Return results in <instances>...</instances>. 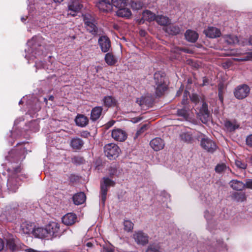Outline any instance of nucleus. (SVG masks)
<instances>
[{"instance_id":"nucleus-19","label":"nucleus","mask_w":252,"mask_h":252,"mask_svg":"<svg viewBox=\"0 0 252 252\" xmlns=\"http://www.w3.org/2000/svg\"><path fill=\"white\" fill-rule=\"evenodd\" d=\"M223 38L225 42L230 45L236 43L241 45L242 41H243V38H240L239 39L237 36L234 35H225L223 36Z\"/></svg>"},{"instance_id":"nucleus-53","label":"nucleus","mask_w":252,"mask_h":252,"mask_svg":"<svg viewBox=\"0 0 252 252\" xmlns=\"http://www.w3.org/2000/svg\"><path fill=\"white\" fill-rule=\"evenodd\" d=\"M23 251H25L26 252H40L31 248L26 249V248H24Z\"/></svg>"},{"instance_id":"nucleus-29","label":"nucleus","mask_w":252,"mask_h":252,"mask_svg":"<svg viewBox=\"0 0 252 252\" xmlns=\"http://www.w3.org/2000/svg\"><path fill=\"white\" fill-rule=\"evenodd\" d=\"M224 126L227 131L232 132L238 128L239 125L235 121L231 122L230 121L226 120L224 122Z\"/></svg>"},{"instance_id":"nucleus-26","label":"nucleus","mask_w":252,"mask_h":252,"mask_svg":"<svg viewBox=\"0 0 252 252\" xmlns=\"http://www.w3.org/2000/svg\"><path fill=\"white\" fill-rule=\"evenodd\" d=\"M185 35L186 39L190 42H195L198 38L197 33L190 30L186 31Z\"/></svg>"},{"instance_id":"nucleus-4","label":"nucleus","mask_w":252,"mask_h":252,"mask_svg":"<svg viewBox=\"0 0 252 252\" xmlns=\"http://www.w3.org/2000/svg\"><path fill=\"white\" fill-rule=\"evenodd\" d=\"M154 82L156 94L157 96H160L167 89L164 74L159 72L155 73L154 74Z\"/></svg>"},{"instance_id":"nucleus-20","label":"nucleus","mask_w":252,"mask_h":252,"mask_svg":"<svg viewBox=\"0 0 252 252\" xmlns=\"http://www.w3.org/2000/svg\"><path fill=\"white\" fill-rule=\"evenodd\" d=\"M103 108L101 106H96L91 111L90 119L92 121L97 120L101 116Z\"/></svg>"},{"instance_id":"nucleus-31","label":"nucleus","mask_w":252,"mask_h":252,"mask_svg":"<svg viewBox=\"0 0 252 252\" xmlns=\"http://www.w3.org/2000/svg\"><path fill=\"white\" fill-rule=\"evenodd\" d=\"M117 16L126 18H129L131 16L130 10L126 7L119 9L116 12Z\"/></svg>"},{"instance_id":"nucleus-46","label":"nucleus","mask_w":252,"mask_h":252,"mask_svg":"<svg viewBox=\"0 0 252 252\" xmlns=\"http://www.w3.org/2000/svg\"><path fill=\"white\" fill-rule=\"evenodd\" d=\"M108 173L110 176L117 175V169L115 165L110 166L108 169Z\"/></svg>"},{"instance_id":"nucleus-3","label":"nucleus","mask_w":252,"mask_h":252,"mask_svg":"<svg viewBox=\"0 0 252 252\" xmlns=\"http://www.w3.org/2000/svg\"><path fill=\"white\" fill-rule=\"evenodd\" d=\"M26 247L16 236H9L6 239L5 248L12 252L24 250Z\"/></svg>"},{"instance_id":"nucleus-10","label":"nucleus","mask_w":252,"mask_h":252,"mask_svg":"<svg viewBox=\"0 0 252 252\" xmlns=\"http://www.w3.org/2000/svg\"><path fill=\"white\" fill-rule=\"evenodd\" d=\"M48 236L56 237L59 235L60 225L56 222H51L46 226Z\"/></svg>"},{"instance_id":"nucleus-43","label":"nucleus","mask_w":252,"mask_h":252,"mask_svg":"<svg viewBox=\"0 0 252 252\" xmlns=\"http://www.w3.org/2000/svg\"><path fill=\"white\" fill-rule=\"evenodd\" d=\"M226 169V166L225 164L222 163L218 164L215 167V171L217 173H221Z\"/></svg>"},{"instance_id":"nucleus-63","label":"nucleus","mask_w":252,"mask_h":252,"mask_svg":"<svg viewBox=\"0 0 252 252\" xmlns=\"http://www.w3.org/2000/svg\"><path fill=\"white\" fill-rule=\"evenodd\" d=\"M144 21H145V20H143V17H142V19L140 20L139 23H140V24H141V23H144Z\"/></svg>"},{"instance_id":"nucleus-5","label":"nucleus","mask_w":252,"mask_h":252,"mask_svg":"<svg viewBox=\"0 0 252 252\" xmlns=\"http://www.w3.org/2000/svg\"><path fill=\"white\" fill-rule=\"evenodd\" d=\"M102 180L103 181L101 182L100 183V200L102 205H104L108 191L107 188L110 186H114L115 184V183L114 181L111 180L108 177H104Z\"/></svg>"},{"instance_id":"nucleus-58","label":"nucleus","mask_w":252,"mask_h":252,"mask_svg":"<svg viewBox=\"0 0 252 252\" xmlns=\"http://www.w3.org/2000/svg\"><path fill=\"white\" fill-rule=\"evenodd\" d=\"M187 101V98L186 96H184V97L182 100V103L183 104H185L186 103Z\"/></svg>"},{"instance_id":"nucleus-18","label":"nucleus","mask_w":252,"mask_h":252,"mask_svg":"<svg viewBox=\"0 0 252 252\" xmlns=\"http://www.w3.org/2000/svg\"><path fill=\"white\" fill-rule=\"evenodd\" d=\"M97 6L102 11L108 12L112 10L111 1L108 0H102L97 3Z\"/></svg>"},{"instance_id":"nucleus-37","label":"nucleus","mask_w":252,"mask_h":252,"mask_svg":"<svg viewBox=\"0 0 252 252\" xmlns=\"http://www.w3.org/2000/svg\"><path fill=\"white\" fill-rule=\"evenodd\" d=\"M136 102L140 105H149L151 103V98L149 96H142L141 98H137Z\"/></svg>"},{"instance_id":"nucleus-21","label":"nucleus","mask_w":252,"mask_h":252,"mask_svg":"<svg viewBox=\"0 0 252 252\" xmlns=\"http://www.w3.org/2000/svg\"><path fill=\"white\" fill-rule=\"evenodd\" d=\"M34 229V224L25 222L22 223L21 225V230L26 234H33Z\"/></svg>"},{"instance_id":"nucleus-7","label":"nucleus","mask_w":252,"mask_h":252,"mask_svg":"<svg viewBox=\"0 0 252 252\" xmlns=\"http://www.w3.org/2000/svg\"><path fill=\"white\" fill-rule=\"evenodd\" d=\"M250 88L246 84H241L235 88L234 91L235 97L238 99H243L248 96Z\"/></svg>"},{"instance_id":"nucleus-55","label":"nucleus","mask_w":252,"mask_h":252,"mask_svg":"<svg viewBox=\"0 0 252 252\" xmlns=\"http://www.w3.org/2000/svg\"><path fill=\"white\" fill-rule=\"evenodd\" d=\"M4 248V242L3 240L0 238V252Z\"/></svg>"},{"instance_id":"nucleus-23","label":"nucleus","mask_w":252,"mask_h":252,"mask_svg":"<svg viewBox=\"0 0 252 252\" xmlns=\"http://www.w3.org/2000/svg\"><path fill=\"white\" fill-rule=\"evenodd\" d=\"M33 235L37 238H48V232H47L46 228L38 227L34 228Z\"/></svg>"},{"instance_id":"nucleus-28","label":"nucleus","mask_w":252,"mask_h":252,"mask_svg":"<svg viewBox=\"0 0 252 252\" xmlns=\"http://www.w3.org/2000/svg\"><path fill=\"white\" fill-rule=\"evenodd\" d=\"M230 187L236 190H242L245 188V184L241 181L237 180H232L230 181Z\"/></svg>"},{"instance_id":"nucleus-12","label":"nucleus","mask_w":252,"mask_h":252,"mask_svg":"<svg viewBox=\"0 0 252 252\" xmlns=\"http://www.w3.org/2000/svg\"><path fill=\"white\" fill-rule=\"evenodd\" d=\"M98 43L102 52L105 53L109 51L111 48V41L107 36H100L98 40Z\"/></svg>"},{"instance_id":"nucleus-64","label":"nucleus","mask_w":252,"mask_h":252,"mask_svg":"<svg viewBox=\"0 0 252 252\" xmlns=\"http://www.w3.org/2000/svg\"><path fill=\"white\" fill-rule=\"evenodd\" d=\"M44 101L46 103V104H47L48 100L46 98H44Z\"/></svg>"},{"instance_id":"nucleus-32","label":"nucleus","mask_w":252,"mask_h":252,"mask_svg":"<svg viewBox=\"0 0 252 252\" xmlns=\"http://www.w3.org/2000/svg\"><path fill=\"white\" fill-rule=\"evenodd\" d=\"M142 15L143 20L149 22L156 20L157 18V16L154 13L148 10L144 11Z\"/></svg>"},{"instance_id":"nucleus-45","label":"nucleus","mask_w":252,"mask_h":252,"mask_svg":"<svg viewBox=\"0 0 252 252\" xmlns=\"http://www.w3.org/2000/svg\"><path fill=\"white\" fill-rule=\"evenodd\" d=\"M149 125L148 124H144L139 129H138L136 133V136L138 137L145 131H146L148 128Z\"/></svg>"},{"instance_id":"nucleus-48","label":"nucleus","mask_w":252,"mask_h":252,"mask_svg":"<svg viewBox=\"0 0 252 252\" xmlns=\"http://www.w3.org/2000/svg\"><path fill=\"white\" fill-rule=\"evenodd\" d=\"M103 249V252H113L114 251L113 247L110 245L104 246Z\"/></svg>"},{"instance_id":"nucleus-40","label":"nucleus","mask_w":252,"mask_h":252,"mask_svg":"<svg viewBox=\"0 0 252 252\" xmlns=\"http://www.w3.org/2000/svg\"><path fill=\"white\" fill-rule=\"evenodd\" d=\"M124 225L125 230L127 232L131 231L133 229V224L129 220H125Z\"/></svg>"},{"instance_id":"nucleus-8","label":"nucleus","mask_w":252,"mask_h":252,"mask_svg":"<svg viewBox=\"0 0 252 252\" xmlns=\"http://www.w3.org/2000/svg\"><path fill=\"white\" fill-rule=\"evenodd\" d=\"M81 7L82 5L80 0H70L68 6L67 14L75 16L81 9Z\"/></svg>"},{"instance_id":"nucleus-54","label":"nucleus","mask_w":252,"mask_h":252,"mask_svg":"<svg viewBox=\"0 0 252 252\" xmlns=\"http://www.w3.org/2000/svg\"><path fill=\"white\" fill-rule=\"evenodd\" d=\"M209 84V80L206 77H204L203 79V84L202 86H205Z\"/></svg>"},{"instance_id":"nucleus-56","label":"nucleus","mask_w":252,"mask_h":252,"mask_svg":"<svg viewBox=\"0 0 252 252\" xmlns=\"http://www.w3.org/2000/svg\"><path fill=\"white\" fill-rule=\"evenodd\" d=\"M141 119L140 117H136L132 119L131 121L134 123H136L139 122Z\"/></svg>"},{"instance_id":"nucleus-52","label":"nucleus","mask_w":252,"mask_h":252,"mask_svg":"<svg viewBox=\"0 0 252 252\" xmlns=\"http://www.w3.org/2000/svg\"><path fill=\"white\" fill-rule=\"evenodd\" d=\"M180 50H182V51H183L185 52L189 53H190L191 52L189 51V49H179L178 47L176 48L175 49V50H174V52H178Z\"/></svg>"},{"instance_id":"nucleus-13","label":"nucleus","mask_w":252,"mask_h":252,"mask_svg":"<svg viewBox=\"0 0 252 252\" xmlns=\"http://www.w3.org/2000/svg\"><path fill=\"white\" fill-rule=\"evenodd\" d=\"M111 136L115 140L119 141H124L127 137L126 132L119 128L113 129L112 131Z\"/></svg>"},{"instance_id":"nucleus-16","label":"nucleus","mask_w":252,"mask_h":252,"mask_svg":"<svg viewBox=\"0 0 252 252\" xmlns=\"http://www.w3.org/2000/svg\"><path fill=\"white\" fill-rule=\"evenodd\" d=\"M179 136L182 141L187 143H192L194 141V137L191 131H183Z\"/></svg>"},{"instance_id":"nucleus-6","label":"nucleus","mask_w":252,"mask_h":252,"mask_svg":"<svg viewBox=\"0 0 252 252\" xmlns=\"http://www.w3.org/2000/svg\"><path fill=\"white\" fill-rule=\"evenodd\" d=\"M104 149L105 156L110 159H115L118 157L121 152L119 147L114 143L106 145Z\"/></svg>"},{"instance_id":"nucleus-22","label":"nucleus","mask_w":252,"mask_h":252,"mask_svg":"<svg viewBox=\"0 0 252 252\" xmlns=\"http://www.w3.org/2000/svg\"><path fill=\"white\" fill-rule=\"evenodd\" d=\"M84 145L83 141L79 138H72L70 142V146L74 150H80Z\"/></svg>"},{"instance_id":"nucleus-14","label":"nucleus","mask_w":252,"mask_h":252,"mask_svg":"<svg viewBox=\"0 0 252 252\" xmlns=\"http://www.w3.org/2000/svg\"><path fill=\"white\" fill-rule=\"evenodd\" d=\"M150 144L152 148L155 151L162 150L165 145L164 141L159 137H156L152 139Z\"/></svg>"},{"instance_id":"nucleus-33","label":"nucleus","mask_w":252,"mask_h":252,"mask_svg":"<svg viewBox=\"0 0 252 252\" xmlns=\"http://www.w3.org/2000/svg\"><path fill=\"white\" fill-rule=\"evenodd\" d=\"M199 116H202L205 119L209 118L210 112L208 109V105L206 103L203 102L199 110Z\"/></svg>"},{"instance_id":"nucleus-15","label":"nucleus","mask_w":252,"mask_h":252,"mask_svg":"<svg viewBox=\"0 0 252 252\" xmlns=\"http://www.w3.org/2000/svg\"><path fill=\"white\" fill-rule=\"evenodd\" d=\"M205 34L212 38H217L221 35L220 30L217 28L214 27H209L206 30L204 31Z\"/></svg>"},{"instance_id":"nucleus-35","label":"nucleus","mask_w":252,"mask_h":252,"mask_svg":"<svg viewBox=\"0 0 252 252\" xmlns=\"http://www.w3.org/2000/svg\"><path fill=\"white\" fill-rule=\"evenodd\" d=\"M156 21L158 24L162 26H166L170 23L168 17L161 15L157 16Z\"/></svg>"},{"instance_id":"nucleus-59","label":"nucleus","mask_w":252,"mask_h":252,"mask_svg":"<svg viewBox=\"0 0 252 252\" xmlns=\"http://www.w3.org/2000/svg\"><path fill=\"white\" fill-rule=\"evenodd\" d=\"M86 246L88 247H92L93 246V244L91 242H88L86 244Z\"/></svg>"},{"instance_id":"nucleus-39","label":"nucleus","mask_w":252,"mask_h":252,"mask_svg":"<svg viewBox=\"0 0 252 252\" xmlns=\"http://www.w3.org/2000/svg\"><path fill=\"white\" fill-rule=\"evenodd\" d=\"M177 114L178 116L183 117V118L185 120H188L189 113L188 111L185 108L178 109L177 112Z\"/></svg>"},{"instance_id":"nucleus-34","label":"nucleus","mask_w":252,"mask_h":252,"mask_svg":"<svg viewBox=\"0 0 252 252\" xmlns=\"http://www.w3.org/2000/svg\"><path fill=\"white\" fill-rule=\"evenodd\" d=\"M104 60L109 65H114L117 62L116 58L111 53H107L105 55Z\"/></svg>"},{"instance_id":"nucleus-27","label":"nucleus","mask_w":252,"mask_h":252,"mask_svg":"<svg viewBox=\"0 0 252 252\" xmlns=\"http://www.w3.org/2000/svg\"><path fill=\"white\" fill-rule=\"evenodd\" d=\"M72 199L75 205H80L86 200V195L84 192H81L75 194L73 196Z\"/></svg>"},{"instance_id":"nucleus-9","label":"nucleus","mask_w":252,"mask_h":252,"mask_svg":"<svg viewBox=\"0 0 252 252\" xmlns=\"http://www.w3.org/2000/svg\"><path fill=\"white\" fill-rule=\"evenodd\" d=\"M201 147L207 151L213 153L217 149L215 143L207 137L202 138L201 140Z\"/></svg>"},{"instance_id":"nucleus-51","label":"nucleus","mask_w":252,"mask_h":252,"mask_svg":"<svg viewBox=\"0 0 252 252\" xmlns=\"http://www.w3.org/2000/svg\"><path fill=\"white\" fill-rule=\"evenodd\" d=\"M245 184V188L252 189V180H249Z\"/></svg>"},{"instance_id":"nucleus-49","label":"nucleus","mask_w":252,"mask_h":252,"mask_svg":"<svg viewBox=\"0 0 252 252\" xmlns=\"http://www.w3.org/2000/svg\"><path fill=\"white\" fill-rule=\"evenodd\" d=\"M246 142L248 146L252 148V134H250L247 137Z\"/></svg>"},{"instance_id":"nucleus-36","label":"nucleus","mask_w":252,"mask_h":252,"mask_svg":"<svg viewBox=\"0 0 252 252\" xmlns=\"http://www.w3.org/2000/svg\"><path fill=\"white\" fill-rule=\"evenodd\" d=\"M111 1L112 7L114 6L118 10L126 6V0H111Z\"/></svg>"},{"instance_id":"nucleus-61","label":"nucleus","mask_w":252,"mask_h":252,"mask_svg":"<svg viewBox=\"0 0 252 252\" xmlns=\"http://www.w3.org/2000/svg\"><path fill=\"white\" fill-rule=\"evenodd\" d=\"M21 21H22L23 22H24L26 21V18H25V17H21Z\"/></svg>"},{"instance_id":"nucleus-1","label":"nucleus","mask_w":252,"mask_h":252,"mask_svg":"<svg viewBox=\"0 0 252 252\" xmlns=\"http://www.w3.org/2000/svg\"><path fill=\"white\" fill-rule=\"evenodd\" d=\"M85 28L86 30L94 36L100 35L103 33L101 28L97 26L96 17L93 14L86 13L83 15Z\"/></svg>"},{"instance_id":"nucleus-42","label":"nucleus","mask_w":252,"mask_h":252,"mask_svg":"<svg viewBox=\"0 0 252 252\" xmlns=\"http://www.w3.org/2000/svg\"><path fill=\"white\" fill-rule=\"evenodd\" d=\"M146 252H161L159 250V247L156 245H150Z\"/></svg>"},{"instance_id":"nucleus-11","label":"nucleus","mask_w":252,"mask_h":252,"mask_svg":"<svg viewBox=\"0 0 252 252\" xmlns=\"http://www.w3.org/2000/svg\"><path fill=\"white\" fill-rule=\"evenodd\" d=\"M148 235L141 231L135 232L133 235V238L138 245H145L148 243Z\"/></svg>"},{"instance_id":"nucleus-47","label":"nucleus","mask_w":252,"mask_h":252,"mask_svg":"<svg viewBox=\"0 0 252 252\" xmlns=\"http://www.w3.org/2000/svg\"><path fill=\"white\" fill-rule=\"evenodd\" d=\"M241 45H251L252 46V36H251L248 39L243 38Z\"/></svg>"},{"instance_id":"nucleus-41","label":"nucleus","mask_w":252,"mask_h":252,"mask_svg":"<svg viewBox=\"0 0 252 252\" xmlns=\"http://www.w3.org/2000/svg\"><path fill=\"white\" fill-rule=\"evenodd\" d=\"M143 3L140 1H131V7L134 10H139L142 8Z\"/></svg>"},{"instance_id":"nucleus-57","label":"nucleus","mask_w":252,"mask_h":252,"mask_svg":"<svg viewBox=\"0 0 252 252\" xmlns=\"http://www.w3.org/2000/svg\"><path fill=\"white\" fill-rule=\"evenodd\" d=\"M191 99L193 101H196L197 100V96L196 95L193 94L191 97Z\"/></svg>"},{"instance_id":"nucleus-38","label":"nucleus","mask_w":252,"mask_h":252,"mask_svg":"<svg viewBox=\"0 0 252 252\" xmlns=\"http://www.w3.org/2000/svg\"><path fill=\"white\" fill-rule=\"evenodd\" d=\"M232 198L237 202H243L246 200V194L243 192H236L233 194Z\"/></svg>"},{"instance_id":"nucleus-50","label":"nucleus","mask_w":252,"mask_h":252,"mask_svg":"<svg viewBox=\"0 0 252 252\" xmlns=\"http://www.w3.org/2000/svg\"><path fill=\"white\" fill-rule=\"evenodd\" d=\"M252 60V52L248 53L247 55L244 58L238 59L239 61H248Z\"/></svg>"},{"instance_id":"nucleus-25","label":"nucleus","mask_w":252,"mask_h":252,"mask_svg":"<svg viewBox=\"0 0 252 252\" xmlns=\"http://www.w3.org/2000/svg\"><path fill=\"white\" fill-rule=\"evenodd\" d=\"M89 120L88 118L82 114L78 115L75 119L76 125L81 127H84L88 124Z\"/></svg>"},{"instance_id":"nucleus-60","label":"nucleus","mask_w":252,"mask_h":252,"mask_svg":"<svg viewBox=\"0 0 252 252\" xmlns=\"http://www.w3.org/2000/svg\"><path fill=\"white\" fill-rule=\"evenodd\" d=\"M54 97L53 95H50V96L49 97L48 99H49V100L53 101V100H54Z\"/></svg>"},{"instance_id":"nucleus-62","label":"nucleus","mask_w":252,"mask_h":252,"mask_svg":"<svg viewBox=\"0 0 252 252\" xmlns=\"http://www.w3.org/2000/svg\"><path fill=\"white\" fill-rule=\"evenodd\" d=\"M55 2H62L63 0H53Z\"/></svg>"},{"instance_id":"nucleus-44","label":"nucleus","mask_w":252,"mask_h":252,"mask_svg":"<svg viewBox=\"0 0 252 252\" xmlns=\"http://www.w3.org/2000/svg\"><path fill=\"white\" fill-rule=\"evenodd\" d=\"M235 164L237 167L243 169H245L247 166L246 162H243L240 160H236L235 161Z\"/></svg>"},{"instance_id":"nucleus-24","label":"nucleus","mask_w":252,"mask_h":252,"mask_svg":"<svg viewBox=\"0 0 252 252\" xmlns=\"http://www.w3.org/2000/svg\"><path fill=\"white\" fill-rule=\"evenodd\" d=\"M164 31L169 34L177 35L180 33L181 29L179 27L173 25H170L163 28Z\"/></svg>"},{"instance_id":"nucleus-2","label":"nucleus","mask_w":252,"mask_h":252,"mask_svg":"<svg viewBox=\"0 0 252 252\" xmlns=\"http://www.w3.org/2000/svg\"><path fill=\"white\" fill-rule=\"evenodd\" d=\"M21 167H18L14 168L13 171V177H10L8 180L7 186L8 189L12 192H15L18 188L19 184L17 183L16 178H20V180H22L24 178H27V175L26 174L21 173Z\"/></svg>"},{"instance_id":"nucleus-30","label":"nucleus","mask_w":252,"mask_h":252,"mask_svg":"<svg viewBox=\"0 0 252 252\" xmlns=\"http://www.w3.org/2000/svg\"><path fill=\"white\" fill-rule=\"evenodd\" d=\"M103 104L107 107L114 106L116 104V100L112 96H105L102 99Z\"/></svg>"},{"instance_id":"nucleus-17","label":"nucleus","mask_w":252,"mask_h":252,"mask_svg":"<svg viewBox=\"0 0 252 252\" xmlns=\"http://www.w3.org/2000/svg\"><path fill=\"white\" fill-rule=\"evenodd\" d=\"M77 220L76 215L74 213H67L62 218V222L66 225L73 224Z\"/></svg>"}]
</instances>
